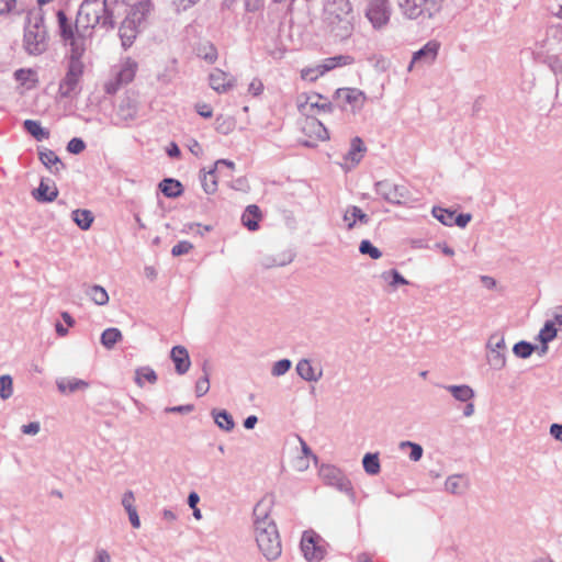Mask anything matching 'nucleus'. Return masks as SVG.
<instances>
[{
	"mask_svg": "<svg viewBox=\"0 0 562 562\" xmlns=\"http://www.w3.org/2000/svg\"><path fill=\"white\" fill-rule=\"evenodd\" d=\"M57 22L59 34L66 44H82L86 48L95 27L105 30L113 27L106 0H85L79 8L74 27L64 11L57 12Z\"/></svg>",
	"mask_w": 562,
	"mask_h": 562,
	"instance_id": "obj_1",
	"label": "nucleus"
},
{
	"mask_svg": "<svg viewBox=\"0 0 562 562\" xmlns=\"http://www.w3.org/2000/svg\"><path fill=\"white\" fill-rule=\"evenodd\" d=\"M271 503L258 502L254 508V536L258 550L267 561L277 560L282 553L280 535L274 520L270 517Z\"/></svg>",
	"mask_w": 562,
	"mask_h": 562,
	"instance_id": "obj_2",
	"label": "nucleus"
},
{
	"mask_svg": "<svg viewBox=\"0 0 562 562\" xmlns=\"http://www.w3.org/2000/svg\"><path fill=\"white\" fill-rule=\"evenodd\" d=\"M322 29L336 40L349 38L355 30V13L350 0H325Z\"/></svg>",
	"mask_w": 562,
	"mask_h": 562,
	"instance_id": "obj_3",
	"label": "nucleus"
},
{
	"mask_svg": "<svg viewBox=\"0 0 562 562\" xmlns=\"http://www.w3.org/2000/svg\"><path fill=\"white\" fill-rule=\"evenodd\" d=\"M70 49L68 54V66L65 77L61 79L58 88V93L63 98H69L77 94L79 91V83L85 71V64L82 57L87 50L82 44H68Z\"/></svg>",
	"mask_w": 562,
	"mask_h": 562,
	"instance_id": "obj_4",
	"label": "nucleus"
},
{
	"mask_svg": "<svg viewBox=\"0 0 562 562\" xmlns=\"http://www.w3.org/2000/svg\"><path fill=\"white\" fill-rule=\"evenodd\" d=\"M24 47L31 55H41L47 48V32L40 9L32 10L27 13Z\"/></svg>",
	"mask_w": 562,
	"mask_h": 562,
	"instance_id": "obj_5",
	"label": "nucleus"
},
{
	"mask_svg": "<svg viewBox=\"0 0 562 562\" xmlns=\"http://www.w3.org/2000/svg\"><path fill=\"white\" fill-rule=\"evenodd\" d=\"M443 0H397L401 12L408 19L434 18L442 7Z\"/></svg>",
	"mask_w": 562,
	"mask_h": 562,
	"instance_id": "obj_6",
	"label": "nucleus"
},
{
	"mask_svg": "<svg viewBox=\"0 0 562 562\" xmlns=\"http://www.w3.org/2000/svg\"><path fill=\"white\" fill-rule=\"evenodd\" d=\"M486 362L495 371L503 370L507 364V346L505 335L496 331L490 335L486 345Z\"/></svg>",
	"mask_w": 562,
	"mask_h": 562,
	"instance_id": "obj_7",
	"label": "nucleus"
},
{
	"mask_svg": "<svg viewBox=\"0 0 562 562\" xmlns=\"http://www.w3.org/2000/svg\"><path fill=\"white\" fill-rule=\"evenodd\" d=\"M148 3H139L136 5L131 13L121 23L119 35L124 48H128L134 43L137 36L138 24L145 18V13L148 10Z\"/></svg>",
	"mask_w": 562,
	"mask_h": 562,
	"instance_id": "obj_8",
	"label": "nucleus"
},
{
	"mask_svg": "<svg viewBox=\"0 0 562 562\" xmlns=\"http://www.w3.org/2000/svg\"><path fill=\"white\" fill-rule=\"evenodd\" d=\"M375 192L384 201L395 205L407 204L411 200L409 190L402 184L394 183L390 180H382L375 183Z\"/></svg>",
	"mask_w": 562,
	"mask_h": 562,
	"instance_id": "obj_9",
	"label": "nucleus"
},
{
	"mask_svg": "<svg viewBox=\"0 0 562 562\" xmlns=\"http://www.w3.org/2000/svg\"><path fill=\"white\" fill-rule=\"evenodd\" d=\"M297 109L306 117H315L321 112H330L331 104L318 93H303L297 97Z\"/></svg>",
	"mask_w": 562,
	"mask_h": 562,
	"instance_id": "obj_10",
	"label": "nucleus"
},
{
	"mask_svg": "<svg viewBox=\"0 0 562 562\" xmlns=\"http://www.w3.org/2000/svg\"><path fill=\"white\" fill-rule=\"evenodd\" d=\"M364 15L375 31L383 30L391 19L389 0H368Z\"/></svg>",
	"mask_w": 562,
	"mask_h": 562,
	"instance_id": "obj_11",
	"label": "nucleus"
},
{
	"mask_svg": "<svg viewBox=\"0 0 562 562\" xmlns=\"http://www.w3.org/2000/svg\"><path fill=\"white\" fill-rule=\"evenodd\" d=\"M318 475L324 484L331 486L341 493H352L350 480L337 467L331 464H322Z\"/></svg>",
	"mask_w": 562,
	"mask_h": 562,
	"instance_id": "obj_12",
	"label": "nucleus"
},
{
	"mask_svg": "<svg viewBox=\"0 0 562 562\" xmlns=\"http://www.w3.org/2000/svg\"><path fill=\"white\" fill-rule=\"evenodd\" d=\"M302 131L310 138L304 142V144L310 147L315 146L317 142L329 139L327 128L316 117H305Z\"/></svg>",
	"mask_w": 562,
	"mask_h": 562,
	"instance_id": "obj_13",
	"label": "nucleus"
},
{
	"mask_svg": "<svg viewBox=\"0 0 562 562\" xmlns=\"http://www.w3.org/2000/svg\"><path fill=\"white\" fill-rule=\"evenodd\" d=\"M321 542L322 539L317 535L304 532L301 540V550L307 561L317 562L324 558L325 549Z\"/></svg>",
	"mask_w": 562,
	"mask_h": 562,
	"instance_id": "obj_14",
	"label": "nucleus"
},
{
	"mask_svg": "<svg viewBox=\"0 0 562 562\" xmlns=\"http://www.w3.org/2000/svg\"><path fill=\"white\" fill-rule=\"evenodd\" d=\"M439 47L440 45L436 41L427 42L420 49L413 54L407 70L412 71L415 66L422 67L431 65L438 56Z\"/></svg>",
	"mask_w": 562,
	"mask_h": 562,
	"instance_id": "obj_15",
	"label": "nucleus"
},
{
	"mask_svg": "<svg viewBox=\"0 0 562 562\" xmlns=\"http://www.w3.org/2000/svg\"><path fill=\"white\" fill-rule=\"evenodd\" d=\"M209 82L216 92L226 93L235 87L236 78L220 68H214L209 76Z\"/></svg>",
	"mask_w": 562,
	"mask_h": 562,
	"instance_id": "obj_16",
	"label": "nucleus"
},
{
	"mask_svg": "<svg viewBox=\"0 0 562 562\" xmlns=\"http://www.w3.org/2000/svg\"><path fill=\"white\" fill-rule=\"evenodd\" d=\"M336 94L339 100L351 106L352 112L360 111L367 101L366 93L357 88H341Z\"/></svg>",
	"mask_w": 562,
	"mask_h": 562,
	"instance_id": "obj_17",
	"label": "nucleus"
},
{
	"mask_svg": "<svg viewBox=\"0 0 562 562\" xmlns=\"http://www.w3.org/2000/svg\"><path fill=\"white\" fill-rule=\"evenodd\" d=\"M370 222V217L359 206L348 205L342 213L344 227L347 231H351L358 225H367Z\"/></svg>",
	"mask_w": 562,
	"mask_h": 562,
	"instance_id": "obj_18",
	"label": "nucleus"
},
{
	"mask_svg": "<svg viewBox=\"0 0 562 562\" xmlns=\"http://www.w3.org/2000/svg\"><path fill=\"white\" fill-rule=\"evenodd\" d=\"M367 147L360 137H353L350 143V148L344 156V168L351 169L356 167L364 156Z\"/></svg>",
	"mask_w": 562,
	"mask_h": 562,
	"instance_id": "obj_19",
	"label": "nucleus"
},
{
	"mask_svg": "<svg viewBox=\"0 0 562 562\" xmlns=\"http://www.w3.org/2000/svg\"><path fill=\"white\" fill-rule=\"evenodd\" d=\"M296 373L306 382H317L323 376L321 367L316 368L308 359H301L295 367Z\"/></svg>",
	"mask_w": 562,
	"mask_h": 562,
	"instance_id": "obj_20",
	"label": "nucleus"
},
{
	"mask_svg": "<svg viewBox=\"0 0 562 562\" xmlns=\"http://www.w3.org/2000/svg\"><path fill=\"white\" fill-rule=\"evenodd\" d=\"M469 486V479L464 474H452L445 481V491L452 495H463Z\"/></svg>",
	"mask_w": 562,
	"mask_h": 562,
	"instance_id": "obj_21",
	"label": "nucleus"
},
{
	"mask_svg": "<svg viewBox=\"0 0 562 562\" xmlns=\"http://www.w3.org/2000/svg\"><path fill=\"white\" fill-rule=\"evenodd\" d=\"M58 391L64 395H69L79 391H86L89 382L77 378H60L56 380Z\"/></svg>",
	"mask_w": 562,
	"mask_h": 562,
	"instance_id": "obj_22",
	"label": "nucleus"
},
{
	"mask_svg": "<svg viewBox=\"0 0 562 562\" xmlns=\"http://www.w3.org/2000/svg\"><path fill=\"white\" fill-rule=\"evenodd\" d=\"M170 357L175 363L178 374L182 375L188 372L191 366V361L189 352L183 346H175L171 349Z\"/></svg>",
	"mask_w": 562,
	"mask_h": 562,
	"instance_id": "obj_23",
	"label": "nucleus"
},
{
	"mask_svg": "<svg viewBox=\"0 0 562 562\" xmlns=\"http://www.w3.org/2000/svg\"><path fill=\"white\" fill-rule=\"evenodd\" d=\"M137 67V63L132 58L124 59L120 65L119 71L116 72L117 83L126 85L133 81Z\"/></svg>",
	"mask_w": 562,
	"mask_h": 562,
	"instance_id": "obj_24",
	"label": "nucleus"
},
{
	"mask_svg": "<svg viewBox=\"0 0 562 562\" xmlns=\"http://www.w3.org/2000/svg\"><path fill=\"white\" fill-rule=\"evenodd\" d=\"M355 61L353 57L350 55H337L334 57L323 59L318 65L325 75L326 72L342 66L352 65Z\"/></svg>",
	"mask_w": 562,
	"mask_h": 562,
	"instance_id": "obj_25",
	"label": "nucleus"
},
{
	"mask_svg": "<svg viewBox=\"0 0 562 562\" xmlns=\"http://www.w3.org/2000/svg\"><path fill=\"white\" fill-rule=\"evenodd\" d=\"M443 389L447 390L456 401L462 403L470 402L475 396L474 390L468 384L443 385Z\"/></svg>",
	"mask_w": 562,
	"mask_h": 562,
	"instance_id": "obj_26",
	"label": "nucleus"
},
{
	"mask_svg": "<svg viewBox=\"0 0 562 562\" xmlns=\"http://www.w3.org/2000/svg\"><path fill=\"white\" fill-rule=\"evenodd\" d=\"M213 416L214 423L218 428L224 431H232L235 427V422L233 416L225 409H213L211 412Z\"/></svg>",
	"mask_w": 562,
	"mask_h": 562,
	"instance_id": "obj_27",
	"label": "nucleus"
},
{
	"mask_svg": "<svg viewBox=\"0 0 562 562\" xmlns=\"http://www.w3.org/2000/svg\"><path fill=\"white\" fill-rule=\"evenodd\" d=\"M558 335V328L551 321H547L543 327L540 329L538 334V339L541 342V352L546 353L548 351V344L552 341Z\"/></svg>",
	"mask_w": 562,
	"mask_h": 562,
	"instance_id": "obj_28",
	"label": "nucleus"
},
{
	"mask_svg": "<svg viewBox=\"0 0 562 562\" xmlns=\"http://www.w3.org/2000/svg\"><path fill=\"white\" fill-rule=\"evenodd\" d=\"M58 195V190L55 186L41 181L38 188L33 192L35 200L40 202H53Z\"/></svg>",
	"mask_w": 562,
	"mask_h": 562,
	"instance_id": "obj_29",
	"label": "nucleus"
},
{
	"mask_svg": "<svg viewBox=\"0 0 562 562\" xmlns=\"http://www.w3.org/2000/svg\"><path fill=\"white\" fill-rule=\"evenodd\" d=\"M260 218V210L257 205H248L241 216L243 224L249 231H256L258 228V221Z\"/></svg>",
	"mask_w": 562,
	"mask_h": 562,
	"instance_id": "obj_30",
	"label": "nucleus"
},
{
	"mask_svg": "<svg viewBox=\"0 0 562 562\" xmlns=\"http://www.w3.org/2000/svg\"><path fill=\"white\" fill-rule=\"evenodd\" d=\"M157 379V373L150 367H139L135 370L134 381L139 387H143L145 382L155 384Z\"/></svg>",
	"mask_w": 562,
	"mask_h": 562,
	"instance_id": "obj_31",
	"label": "nucleus"
},
{
	"mask_svg": "<svg viewBox=\"0 0 562 562\" xmlns=\"http://www.w3.org/2000/svg\"><path fill=\"white\" fill-rule=\"evenodd\" d=\"M71 218L76 225L83 231L89 229L94 220L91 211L80 209L72 211Z\"/></svg>",
	"mask_w": 562,
	"mask_h": 562,
	"instance_id": "obj_32",
	"label": "nucleus"
},
{
	"mask_svg": "<svg viewBox=\"0 0 562 562\" xmlns=\"http://www.w3.org/2000/svg\"><path fill=\"white\" fill-rule=\"evenodd\" d=\"M123 339V335L119 328H106L101 334V344L104 348L111 350L114 346Z\"/></svg>",
	"mask_w": 562,
	"mask_h": 562,
	"instance_id": "obj_33",
	"label": "nucleus"
},
{
	"mask_svg": "<svg viewBox=\"0 0 562 562\" xmlns=\"http://www.w3.org/2000/svg\"><path fill=\"white\" fill-rule=\"evenodd\" d=\"M380 279L389 284L393 290L397 289L398 285L408 284V281L395 269L383 271L380 274Z\"/></svg>",
	"mask_w": 562,
	"mask_h": 562,
	"instance_id": "obj_34",
	"label": "nucleus"
},
{
	"mask_svg": "<svg viewBox=\"0 0 562 562\" xmlns=\"http://www.w3.org/2000/svg\"><path fill=\"white\" fill-rule=\"evenodd\" d=\"M161 192L168 198H177L182 193V186L178 180L164 179L159 183Z\"/></svg>",
	"mask_w": 562,
	"mask_h": 562,
	"instance_id": "obj_35",
	"label": "nucleus"
},
{
	"mask_svg": "<svg viewBox=\"0 0 562 562\" xmlns=\"http://www.w3.org/2000/svg\"><path fill=\"white\" fill-rule=\"evenodd\" d=\"M25 131L31 134L36 140H43L48 138L49 133L45 128L41 126L38 121L34 120H25L24 123Z\"/></svg>",
	"mask_w": 562,
	"mask_h": 562,
	"instance_id": "obj_36",
	"label": "nucleus"
},
{
	"mask_svg": "<svg viewBox=\"0 0 562 562\" xmlns=\"http://www.w3.org/2000/svg\"><path fill=\"white\" fill-rule=\"evenodd\" d=\"M40 160L45 167L49 169L55 167V172L59 171L60 168H64V165L61 164L58 156L50 149L40 151Z\"/></svg>",
	"mask_w": 562,
	"mask_h": 562,
	"instance_id": "obj_37",
	"label": "nucleus"
},
{
	"mask_svg": "<svg viewBox=\"0 0 562 562\" xmlns=\"http://www.w3.org/2000/svg\"><path fill=\"white\" fill-rule=\"evenodd\" d=\"M87 294L97 305H105L109 302V294L101 285H92L87 291Z\"/></svg>",
	"mask_w": 562,
	"mask_h": 562,
	"instance_id": "obj_38",
	"label": "nucleus"
},
{
	"mask_svg": "<svg viewBox=\"0 0 562 562\" xmlns=\"http://www.w3.org/2000/svg\"><path fill=\"white\" fill-rule=\"evenodd\" d=\"M367 60L378 72H385L391 66L390 59L382 54H372Z\"/></svg>",
	"mask_w": 562,
	"mask_h": 562,
	"instance_id": "obj_39",
	"label": "nucleus"
},
{
	"mask_svg": "<svg viewBox=\"0 0 562 562\" xmlns=\"http://www.w3.org/2000/svg\"><path fill=\"white\" fill-rule=\"evenodd\" d=\"M431 214L435 218H437L441 224L446 226H452L454 221V212L442 209L439 206L432 207Z\"/></svg>",
	"mask_w": 562,
	"mask_h": 562,
	"instance_id": "obj_40",
	"label": "nucleus"
},
{
	"mask_svg": "<svg viewBox=\"0 0 562 562\" xmlns=\"http://www.w3.org/2000/svg\"><path fill=\"white\" fill-rule=\"evenodd\" d=\"M398 448L401 450L409 449V459L414 462H417L422 459L424 449L419 443L413 442V441H401L398 445Z\"/></svg>",
	"mask_w": 562,
	"mask_h": 562,
	"instance_id": "obj_41",
	"label": "nucleus"
},
{
	"mask_svg": "<svg viewBox=\"0 0 562 562\" xmlns=\"http://www.w3.org/2000/svg\"><path fill=\"white\" fill-rule=\"evenodd\" d=\"M364 471L370 475H375L380 472V461L378 454L367 453L362 460Z\"/></svg>",
	"mask_w": 562,
	"mask_h": 562,
	"instance_id": "obj_42",
	"label": "nucleus"
},
{
	"mask_svg": "<svg viewBox=\"0 0 562 562\" xmlns=\"http://www.w3.org/2000/svg\"><path fill=\"white\" fill-rule=\"evenodd\" d=\"M13 394V379L9 374L0 375V398L5 401Z\"/></svg>",
	"mask_w": 562,
	"mask_h": 562,
	"instance_id": "obj_43",
	"label": "nucleus"
},
{
	"mask_svg": "<svg viewBox=\"0 0 562 562\" xmlns=\"http://www.w3.org/2000/svg\"><path fill=\"white\" fill-rule=\"evenodd\" d=\"M202 187L205 193L212 194L217 190V180L215 177V169L205 172L201 179Z\"/></svg>",
	"mask_w": 562,
	"mask_h": 562,
	"instance_id": "obj_44",
	"label": "nucleus"
},
{
	"mask_svg": "<svg viewBox=\"0 0 562 562\" xmlns=\"http://www.w3.org/2000/svg\"><path fill=\"white\" fill-rule=\"evenodd\" d=\"M533 351H535V346L525 340H521V341L515 344L513 347L514 355L520 359L529 358Z\"/></svg>",
	"mask_w": 562,
	"mask_h": 562,
	"instance_id": "obj_45",
	"label": "nucleus"
},
{
	"mask_svg": "<svg viewBox=\"0 0 562 562\" xmlns=\"http://www.w3.org/2000/svg\"><path fill=\"white\" fill-rule=\"evenodd\" d=\"M198 55L209 64H213L217 59V50L210 43L201 45L198 49Z\"/></svg>",
	"mask_w": 562,
	"mask_h": 562,
	"instance_id": "obj_46",
	"label": "nucleus"
},
{
	"mask_svg": "<svg viewBox=\"0 0 562 562\" xmlns=\"http://www.w3.org/2000/svg\"><path fill=\"white\" fill-rule=\"evenodd\" d=\"M292 367V362L289 359H281L272 364L271 375L279 378L284 375Z\"/></svg>",
	"mask_w": 562,
	"mask_h": 562,
	"instance_id": "obj_47",
	"label": "nucleus"
},
{
	"mask_svg": "<svg viewBox=\"0 0 562 562\" xmlns=\"http://www.w3.org/2000/svg\"><path fill=\"white\" fill-rule=\"evenodd\" d=\"M117 115L122 121H132L136 117V109L130 103H122L119 106Z\"/></svg>",
	"mask_w": 562,
	"mask_h": 562,
	"instance_id": "obj_48",
	"label": "nucleus"
},
{
	"mask_svg": "<svg viewBox=\"0 0 562 562\" xmlns=\"http://www.w3.org/2000/svg\"><path fill=\"white\" fill-rule=\"evenodd\" d=\"M323 75L324 74H323L319 65H315V66H312V67H306V68H303L301 70V78L303 80L315 81L319 77H322Z\"/></svg>",
	"mask_w": 562,
	"mask_h": 562,
	"instance_id": "obj_49",
	"label": "nucleus"
},
{
	"mask_svg": "<svg viewBox=\"0 0 562 562\" xmlns=\"http://www.w3.org/2000/svg\"><path fill=\"white\" fill-rule=\"evenodd\" d=\"M362 255H369L372 259H379L382 256L380 249L373 246L369 240H362L359 246Z\"/></svg>",
	"mask_w": 562,
	"mask_h": 562,
	"instance_id": "obj_50",
	"label": "nucleus"
},
{
	"mask_svg": "<svg viewBox=\"0 0 562 562\" xmlns=\"http://www.w3.org/2000/svg\"><path fill=\"white\" fill-rule=\"evenodd\" d=\"M193 249V245L188 240L179 241L171 249V254L175 257L189 254Z\"/></svg>",
	"mask_w": 562,
	"mask_h": 562,
	"instance_id": "obj_51",
	"label": "nucleus"
},
{
	"mask_svg": "<svg viewBox=\"0 0 562 562\" xmlns=\"http://www.w3.org/2000/svg\"><path fill=\"white\" fill-rule=\"evenodd\" d=\"M210 390L209 373L205 372L204 376L199 379L195 383V394L198 397L205 395Z\"/></svg>",
	"mask_w": 562,
	"mask_h": 562,
	"instance_id": "obj_52",
	"label": "nucleus"
},
{
	"mask_svg": "<svg viewBox=\"0 0 562 562\" xmlns=\"http://www.w3.org/2000/svg\"><path fill=\"white\" fill-rule=\"evenodd\" d=\"M86 148V144L81 138H72L67 145V150L71 154H80Z\"/></svg>",
	"mask_w": 562,
	"mask_h": 562,
	"instance_id": "obj_53",
	"label": "nucleus"
},
{
	"mask_svg": "<svg viewBox=\"0 0 562 562\" xmlns=\"http://www.w3.org/2000/svg\"><path fill=\"white\" fill-rule=\"evenodd\" d=\"M263 91V83L260 79L254 78L248 86V92L255 97L261 94Z\"/></svg>",
	"mask_w": 562,
	"mask_h": 562,
	"instance_id": "obj_54",
	"label": "nucleus"
},
{
	"mask_svg": "<svg viewBox=\"0 0 562 562\" xmlns=\"http://www.w3.org/2000/svg\"><path fill=\"white\" fill-rule=\"evenodd\" d=\"M41 430V424L38 422H32L30 424L23 425L21 427V431L24 435L35 436Z\"/></svg>",
	"mask_w": 562,
	"mask_h": 562,
	"instance_id": "obj_55",
	"label": "nucleus"
},
{
	"mask_svg": "<svg viewBox=\"0 0 562 562\" xmlns=\"http://www.w3.org/2000/svg\"><path fill=\"white\" fill-rule=\"evenodd\" d=\"M216 124V130L224 134L229 133L234 127V123L231 119H224L221 123V117H217Z\"/></svg>",
	"mask_w": 562,
	"mask_h": 562,
	"instance_id": "obj_56",
	"label": "nucleus"
},
{
	"mask_svg": "<svg viewBox=\"0 0 562 562\" xmlns=\"http://www.w3.org/2000/svg\"><path fill=\"white\" fill-rule=\"evenodd\" d=\"M134 502H135V497H134V493L132 491H127L123 494L122 506L124 507L125 510H127L128 508H134L135 507Z\"/></svg>",
	"mask_w": 562,
	"mask_h": 562,
	"instance_id": "obj_57",
	"label": "nucleus"
},
{
	"mask_svg": "<svg viewBox=\"0 0 562 562\" xmlns=\"http://www.w3.org/2000/svg\"><path fill=\"white\" fill-rule=\"evenodd\" d=\"M92 562H112V559L105 549H97Z\"/></svg>",
	"mask_w": 562,
	"mask_h": 562,
	"instance_id": "obj_58",
	"label": "nucleus"
},
{
	"mask_svg": "<svg viewBox=\"0 0 562 562\" xmlns=\"http://www.w3.org/2000/svg\"><path fill=\"white\" fill-rule=\"evenodd\" d=\"M195 109H196V112L202 117L210 119L213 115V110H212L211 105H209L206 103H199L195 105Z\"/></svg>",
	"mask_w": 562,
	"mask_h": 562,
	"instance_id": "obj_59",
	"label": "nucleus"
},
{
	"mask_svg": "<svg viewBox=\"0 0 562 562\" xmlns=\"http://www.w3.org/2000/svg\"><path fill=\"white\" fill-rule=\"evenodd\" d=\"M126 513H127V515H128V519H130L131 525H132L134 528L138 529V528L140 527V519H139V516H138V514H137V509H136V507H134V508H128V509L126 510Z\"/></svg>",
	"mask_w": 562,
	"mask_h": 562,
	"instance_id": "obj_60",
	"label": "nucleus"
},
{
	"mask_svg": "<svg viewBox=\"0 0 562 562\" xmlns=\"http://www.w3.org/2000/svg\"><path fill=\"white\" fill-rule=\"evenodd\" d=\"M32 76L34 72L31 69H19L14 72L15 79L22 83H25Z\"/></svg>",
	"mask_w": 562,
	"mask_h": 562,
	"instance_id": "obj_61",
	"label": "nucleus"
},
{
	"mask_svg": "<svg viewBox=\"0 0 562 562\" xmlns=\"http://www.w3.org/2000/svg\"><path fill=\"white\" fill-rule=\"evenodd\" d=\"M471 218V214L468 213L459 214L458 216L454 215L453 225H457L459 227H465L470 223Z\"/></svg>",
	"mask_w": 562,
	"mask_h": 562,
	"instance_id": "obj_62",
	"label": "nucleus"
},
{
	"mask_svg": "<svg viewBox=\"0 0 562 562\" xmlns=\"http://www.w3.org/2000/svg\"><path fill=\"white\" fill-rule=\"evenodd\" d=\"M554 326L560 328L562 331V305L558 306L553 311V318L550 319Z\"/></svg>",
	"mask_w": 562,
	"mask_h": 562,
	"instance_id": "obj_63",
	"label": "nucleus"
},
{
	"mask_svg": "<svg viewBox=\"0 0 562 562\" xmlns=\"http://www.w3.org/2000/svg\"><path fill=\"white\" fill-rule=\"evenodd\" d=\"M550 435L558 441L562 442V425L552 424L550 426Z\"/></svg>",
	"mask_w": 562,
	"mask_h": 562,
	"instance_id": "obj_64",
	"label": "nucleus"
}]
</instances>
